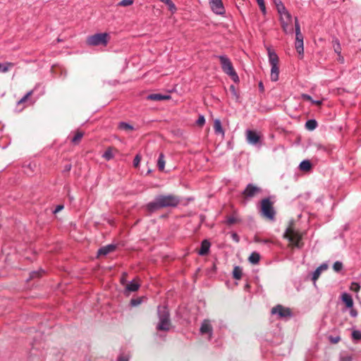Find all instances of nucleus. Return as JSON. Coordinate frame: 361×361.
<instances>
[{
  "mask_svg": "<svg viewBox=\"0 0 361 361\" xmlns=\"http://www.w3.org/2000/svg\"><path fill=\"white\" fill-rule=\"evenodd\" d=\"M180 202L178 196L174 195H157L154 200L149 202L146 205L147 209L153 212L161 208L166 207H176Z\"/></svg>",
  "mask_w": 361,
  "mask_h": 361,
  "instance_id": "nucleus-1",
  "label": "nucleus"
},
{
  "mask_svg": "<svg viewBox=\"0 0 361 361\" xmlns=\"http://www.w3.org/2000/svg\"><path fill=\"white\" fill-rule=\"evenodd\" d=\"M157 314L159 322L157 325V330L169 331L171 327V322L170 319V313L166 306H158Z\"/></svg>",
  "mask_w": 361,
  "mask_h": 361,
  "instance_id": "nucleus-2",
  "label": "nucleus"
},
{
  "mask_svg": "<svg viewBox=\"0 0 361 361\" xmlns=\"http://www.w3.org/2000/svg\"><path fill=\"white\" fill-rule=\"evenodd\" d=\"M217 57L220 61L223 71L229 75L234 82H238L239 80V78L231 60L225 55L219 56Z\"/></svg>",
  "mask_w": 361,
  "mask_h": 361,
  "instance_id": "nucleus-3",
  "label": "nucleus"
},
{
  "mask_svg": "<svg viewBox=\"0 0 361 361\" xmlns=\"http://www.w3.org/2000/svg\"><path fill=\"white\" fill-rule=\"evenodd\" d=\"M261 214L269 220L274 221L275 219L276 212L273 207V202L269 197L261 201Z\"/></svg>",
  "mask_w": 361,
  "mask_h": 361,
  "instance_id": "nucleus-4",
  "label": "nucleus"
},
{
  "mask_svg": "<svg viewBox=\"0 0 361 361\" xmlns=\"http://www.w3.org/2000/svg\"><path fill=\"white\" fill-rule=\"evenodd\" d=\"M109 35L106 32L97 33L89 36L87 39V44L90 46H106L108 43Z\"/></svg>",
  "mask_w": 361,
  "mask_h": 361,
  "instance_id": "nucleus-5",
  "label": "nucleus"
},
{
  "mask_svg": "<svg viewBox=\"0 0 361 361\" xmlns=\"http://www.w3.org/2000/svg\"><path fill=\"white\" fill-rule=\"evenodd\" d=\"M247 142L252 145L261 147L262 145V135L255 130H247L245 132Z\"/></svg>",
  "mask_w": 361,
  "mask_h": 361,
  "instance_id": "nucleus-6",
  "label": "nucleus"
},
{
  "mask_svg": "<svg viewBox=\"0 0 361 361\" xmlns=\"http://www.w3.org/2000/svg\"><path fill=\"white\" fill-rule=\"evenodd\" d=\"M280 21L282 29L286 34H292L293 32L292 16L290 13H286V15L280 17Z\"/></svg>",
  "mask_w": 361,
  "mask_h": 361,
  "instance_id": "nucleus-7",
  "label": "nucleus"
},
{
  "mask_svg": "<svg viewBox=\"0 0 361 361\" xmlns=\"http://www.w3.org/2000/svg\"><path fill=\"white\" fill-rule=\"evenodd\" d=\"M283 236L288 239V240L295 246H299L301 236L297 231H294L292 227L289 226L287 228Z\"/></svg>",
  "mask_w": 361,
  "mask_h": 361,
  "instance_id": "nucleus-8",
  "label": "nucleus"
},
{
  "mask_svg": "<svg viewBox=\"0 0 361 361\" xmlns=\"http://www.w3.org/2000/svg\"><path fill=\"white\" fill-rule=\"evenodd\" d=\"M262 191L261 188L254 185L252 183H249L245 189L243 191L242 195L246 199H250L255 197L257 194Z\"/></svg>",
  "mask_w": 361,
  "mask_h": 361,
  "instance_id": "nucleus-9",
  "label": "nucleus"
},
{
  "mask_svg": "<svg viewBox=\"0 0 361 361\" xmlns=\"http://www.w3.org/2000/svg\"><path fill=\"white\" fill-rule=\"evenodd\" d=\"M273 314H278L281 318L291 317V311L289 308L285 307L281 305H277L274 307L271 311Z\"/></svg>",
  "mask_w": 361,
  "mask_h": 361,
  "instance_id": "nucleus-10",
  "label": "nucleus"
},
{
  "mask_svg": "<svg viewBox=\"0 0 361 361\" xmlns=\"http://www.w3.org/2000/svg\"><path fill=\"white\" fill-rule=\"evenodd\" d=\"M209 4L212 10L218 15H222L225 13V9L221 0H209Z\"/></svg>",
  "mask_w": 361,
  "mask_h": 361,
  "instance_id": "nucleus-11",
  "label": "nucleus"
},
{
  "mask_svg": "<svg viewBox=\"0 0 361 361\" xmlns=\"http://www.w3.org/2000/svg\"><path fill=\"white\" fill-rule=\"evenodd\" d=\"M269 62L271 66L279 65V56L276 53L272 50L270 47L267 48Z\"/></svg>",
  "mask_w": 361,
  "mask_h": 361,
  "instance_id": "nucleus-12",
  "label": "nucleus"
},
{
  "mask_svg": "<svg viewBox=\"0 0 361 361\" xmlns=\"http://www.w3.org/2000/svg\"><path fill=\"white\" fill-rule=\"evenodd\" d=\"M115 249H116L115 245L109 244V245H107L106 246H104V247L99 248L97 252V255L99 256H101V255L105 256V255H108L109 253L114 251Z\"/></svg>",
  "mask_w": 361,
  "mask_h": 361,
  "instance_id": "nucleus-13",
  "label": "nucleus"
},
{
  "mask_svg": "<svg viewBox=\"0 0 361 361\" xmlns=\"http://www.w3.org/2000/svg\"><path fill=\"white\" fill-rule=\"evenodd\" d=\"M171 98V96L169 94H151L147 96V99L152 100V101H161V100H167Z\"/></svg>",
  "mask_w": 361,
  "mask_h": 361,
  "instance_id": "nucleus-14",
  "label": "nucleus"
},
{
  "mask_svg": "<svg viewBox=\"0 0 361 361\" xmlns=\"http://www.w3.org/2000/svg\"><path fill=\"white\" fill-rule=\"evenodd\" d=\"M210 243L207 240H204L201 243V247L200 250L198 251V254L201 256H204L208 254L209 247H210Z\"/></svg>",
  "mask_w": 361,
  "mask_h": 361,
  "instance_id": "nucleus-15",
  "label": "nucleus"
},
{
  "mask_svg": "<svg viewBox=\"0 0 361 361\" xmlns=\"http://www.w3.org/2000/svg\"><path fill=\"white\" fill-rule=\"evenodd\" d=\"M295 40L303 42V35L300 31V26L297 17L295 18Z\"/></svg>",
  "mask_w": 361,
  "mask_h": 361,
  "instance_id": "nucleus-16",
  "label": "nucleus"
},
{
  "mask_svg": "<svg viewBox=\"0 0 361 361\" xmlns=\"http://www.w3.org/2000/svg\"><path fill=\"white\" fill-rule=\"evenodd\" d=\"M200 332L202 334H209L210 335L212 334V327L211 324H209V321L204 320L202 322L201 327H200Z\"/></svg>",
  "mask_w": 361,
  "mask_h": 361,
  "instance_id": "nucleus-17",
  "label": "nucleus"
},
{
  "mask_svg": "<svg viewBox=\"0 0 361 361\" xmlns=\"http://www.w3.org/2000/svg\"><path fill=\"white\" fill-rule=\"evenodd\" d=\"M343 302L345 304L348 308H352L353 306V300L350 295L347 293H344L341 295Z\"/></svg>",
  "mask_w": 361,
  "mask_h": 361,
  "instance_id": "nucleus-18",
  "label": "nucleus"
},
{
  "mask_svg": "<svg viewBox=\"0 0 361 361\" xmlns=\"http://www.w3.org/2000/svg\"><path fill=\"white\" fill-rule=\"evenodd\" d=\"M279 65L271 66V80L276 82L279 80Z\"/></svg>",
  "mask_w": 361,
  "mask_h": 361,
  "instance_id": "nucleus-19",
  "label": "nucleus"
},
{
  "mask_svg": "<svg viewBox=\"0 0 361 361\" xmlns=\"http://www.w3.org/2000/svg\"><path fill=\"white\" fill-rule=\"evenodd\" d=\"M214 130L216 134L224 136V130L221 126V123L219 119H216L214 122Z\"/></svg>",
  "mask_w": 361,
  "mask_h": 361,
  "instance_id": "nucleus-20",
  "label": "nucleus"
},
{
  "mask_svg": "<svg viewBox=\"0 0 361 361\" xmlns=\"http://www.w3.org/2000/svg\"><path fill=\"white\" fill-rule=\"evenodd\" d=\"M140 288V284L136 283L135 281H130L126 285V291L135 292L137 291Z\"/></svg>",
  "mask_w": 361,
  "mask_h": 361,
  "instance_id": "nucleus-21",
  "label": "nucleus"
},
{
  "mask_svg": "<svg viewBox=\"0 0 361 361\" xmlns=\"http://www.w3.org/2000/svg\"><path fill=\"white\" fill-rule=\"evenodd\" d=\"M14 63L11 62H6L4 63H0V72L1 73H6L8 72L11 68L14 66Z\"/></svg>",
  "mask_w": 361,
  "mask_h": 361,
  "instance_id": "nucleus-22",
  "label": "nucleus"
},
{
  "mask_svg": "<svg viewBox=\"0 0 361 361\" xmlns=\"http://www.w3.org/2000/svg\"><path fill=\"white\" fill-rule=\"evenodd\" d=\"M260 255L258 252H253L250 255L248 260L252 264H256L259 262Z\"/></svg>",
  "mask_w": 361,
  "mask_h": 361,
  "instance_id": "nucleus-23",
  "label": "nucleus"
},
{
  "mask_svg": "<svg viewBox=\"0 0 361 361\" xmlns=\"http://www.w3.org/2000/svg\"><path fill=\"white\" fill-rule=\"evenodd\" d=\"M312 168V164L309 160H303L300 164V169L302 171H309Z\"/></svg>",
  "mask_w": 361,
  "mask_h": 361,
  "instance_id": "nucleus-24",
  "label": "nucleus"
},
{
  "mask_svg": "<svg viewBox=\"0 0 361 361\" xmlns=\"http://www.w3.org/2000/svg\"><path fill=\"white\" fill-rule=\"evenodd\" d=\"M157 166L159 171H164L165 167V159H164V155L163 153H160L158 161H157Z\"/></svg>",
  "mask_w": 361,
  "mask_h": 361,
  "instance_id": "nucleus-25",
  "label": "nucleus"
},
{
  "mask_svg": "<svg viewBox=\"0 0 361 361\" xmlns=\"http://www.w3.org/2000/svg\"><path fill=\"white\" fill-rule=\"evenodd\" d=\"M317 127V122L314 119H310L305 123V128L309 130H313Z\"/></svg>",
  "mask_w": 361,
  "mask_h": 361,
  "instance_id": "nucleus-26",
  "label": "nucleus"
},
{
  "mask_svg": "<svg viewBox=\"0 0 361 361\" xmlns=\"http://www.w3.org/2000/svg\"><path fill=\"white\" fill-rule=\"evenodd\" d=\"M276 5L278 12L280 14V17H281L283 15H286V13H289L281 1H279V3L276 2Z\"/></svg>",
  "mask_w": 361,
  "mask_h": 361,
  "instance_id": "nucleus-27",
  "label": "nucleus"
},
{
  "mask_svg": "<svg viewBox=\"0 0 361 361\" xmlns=\"http://www.w3.org/2000/svg\"><path fill=\"white\" fill-rule=\"evenodd\" d=\"M83 135L84 133L82 132L77 131L71 140L72 143H73L74 145H78L80 142Z\"/></svg>",
  "mask_w": 361,
  "mask_h": 361,
  "instance_id": "nucleus-28",
  "label": "nucleus"
},
{
  "mask_svg": "<svg viewBox=\"0 0 361 361\" xmlns=\"http://www.w3.org/2000/svg\"><path fill=\"white\" fill-rule=\"evenodd\" d=\"M242 269L240 267H235L233 271V276L235 279L239 280L242 277Z\"/></svg>",
  "mask_w": 361,
  "mask_h": 361,
  "instance_id": "nucleus-29",
  "label": "nucleus"
},
{
  "mask_svg": "<svg viewBox=\"0 0 361 361\" xmlns=\"http://www.w3.org/2000/svg\"><path fill=\"white\" fill-rule=\"evenodd\" d=\"M332 44L334 51L337 54H340L341 53V47L339 40L337 38H335L333 39Z\"/></svg>",
  "mask_w": 361,
  "mask_h": 361,
  "instance_id": "nucleus-30",
  "label": "nucleus"
},
{
  "mask_svg": "<svg viewBox=\"0 0 361 361\" xmlns=\"http://www.w3.org/2000/svg\"><path fill=\"white\" fill-rule=\"evenodd\" d=\"M295 49L299 55L302 57L304 53L303 42L295 40Z\"/></svg>",
  "mask_w": 361,
  "mask_h": 361,
  "instance_id": "nucleus-31",
  "label": "nucleus"
},
{
  "mask_svg": "<svg viewBox=\"0 0 361 361\" xmlns=\"http://www.w3.org/2000/svg\"><path fill=\"white\" fill-rule=\"evenodd\" d=\"M118 128L121 129V130H126V131H129V130H133L134 129L133 126L127 123H125V122H121L119 124H118Z\"/></svg>",
  "mask_w": 361,
  "mask_h": 361,
  "instance_id": "nucleus-32",
  "label": "nucleus"
},
{
  "mask_svg": "<svg viewBox=\"0 0 361 361\" xmlns=\"http://www.w3.org/2000/svg\"><path fill=\"white\" fill-rule=\"evenodd\" d=\"M352 339L355 342L361 341V331L359 330H354L352 332Z\"/></svg>",
  "mask_w": 361,
  "mask_h": 361,
  "instance_id": "nucleus-33",
  "label": "nucleus"
},
{
  "mask_svg": "<svg viewBox=\"0 0 361 361\" xmlns=\"http://www.w3.org/2000/svg\"><path fill=\"white\" fill-rule=\"evenodd\" d=\"M103 157L106 160H110L114 158V154L112 153V149L109 148L105 151V152L103 154Z\"/></svg>",
  "mask_w": 361,
  "mask_h": 361,
  "instance_id": "nucleus-34",
  "label": "nucleus"
},
{
  "mask_svg": "<svg viewBox=\"0 0 361 361\" xmlns=\"http://www.w3.org/2000/svg\"><path fill=\"white\" fill-rule=\"evenodd\" d=\"M239 221V219H238L235 216H228L226 219V223L231 226V225H233L234 224H236Z\"/></svg>",
  "mask_w": 361,
  "mask_h": 361,
  "instance_id": "nucleus-35",
  "label": "nucleus"
},
{
  "mask_svg": "<svg viewBox=\"0 0 361 361\" xmlns=\"http://www.w3.org/2000/svg\"><path fill=\"white\" fill-rule=\"evenodd\" d=\"M33 93V91L31 90L30 92H28L23 98H21L18 102V104H23L24 102H25L27 99Z\"/></svg>",
  "mask_w": 361,
  "mask_h": 361,
  "instance_id": "nucleus-36",
  "label": "nucleus"
},
{
  "mask_svg": "<svg viewBox=\"0 0 361 361\" xmlns=\"http://www.w3.org/2000/svg\"><path fill=\"white\" fill-rule=\"evenodd\" d=\"M333 269L335 271L338 272L343 269V264L341 262L337 261L334 262Z\"/></svg>",
  "mask_w": 361,
  "mask_h": 361,
  "instance_id": "nucleus-37",
  "label": "nucleus"
},
{
  "mask_svg": "<svg viewBox=\"0 0 361 361\" xmlns=\"http://www.w3.org/2000/svg\"><path fill=\"white\" fill-rule=\"evenodd\" d=\"M42 273H43L42 270L32 271L30 273V279L40 277L42 276Z\"/></svg>",
  "mask_w": 361,
  "mask_h": 361,
  "instance_id": "nucleus-38",
  "label": "nucleus"
},
{
  "mask_svg": "<svg viewBox=\"0 0 361 361\" xmlns=\"http://www.w3.org/2000/svg\"><path fill=\"white\" fill-rule=\"evenodd\" d=\"M350 289L354 292H358L360 289V286L358 283L352 282L350 286Z\"/></svg>",
  "mask_w": 361,
  "mask_h": 361,
  "instance_id": "nucleus-39",
  "label": "nucleus"
},
{
  "mask_svg": "<svg viewBox=\"0 0 361 361\" xmlns=\"http://www.w3.org/2000/svg\"><path fill=\"white\" fill-rule=\"evenodd\" d=\"M133 4V0H122L118 4V6H128Z\"/></svg>",
  "mask_w": 361,
  "mask_h": 361,
  "instance_id": "nucleus-40",
  "label": "nucleus"
},
{
  "mask_svg": "<svg viewBox=\"0 0 361 361\" xmlns=\"http://www.w3.org/2000/svg\"><path fill=\"white\" fill-rule=\"evenodd\" d=\"M161 2L165 3L171 11L176 10V6L171 0H160Z\"/></svg>",
  "mask_w": 361,
  "mask_h": 361,
  "instance_id": "nucleus-41",
  "label": "nucleus"
},
{
  "mask_svg": "<svg viewBox=\"0 0 361 361\" xmlns=\"http://www.w3.org/2000/svg\"><path fill=\"white\" fill-rule=\"evenodd\" d=\"M322 271L319 269L317 268L316 270L312 274V280L315 283V281L318 279L321 274Z\"/></svg>",
  "mask_w": 361,
  "mask_h": 361,
  "instance_id": "nucleus-42",
  "label": "nucleus"
},
{
  "mask_svg": "<svg viewBox=\"0 0 361 361\" xmlns=\"http://www.w3.org/2000/svg\"><path fill=\"white\" fill-rule=\"evenodd\" d=\"M257 2L259 5V7L262 12L265 14L266 13V7H265V3L264 0H257Z\"/></svg>",
  "mask_w": 361,
  "mask_h": 361,
  "instance_id": "nucleus-43",
  "label": "nucleus"
},
{
  "mask_svg": "<svg viewBox=\"0 0 361 361\" xmlns=\"http://www.w3.org/2000/svg\"><path fill=\"white\" fill-rule=\"evenodd\" d=\"M143 298H138L135 299H132L130 300V304L132 306H137L142 303Z\"/></svg>",
  "mask_w": 361,
  "mask_h": 361,
  "instance_id": "nucleus-44",
  "label": "nucleus"
},
{
  "mask_svg": "<svg viewBox=\"0 0 361 361\" xmlns=\"http://www.w3.org/2000/svg\"><path fill=\"white\" fill-rule=\"evenodd\" d=\"M140 160H141V157L140 154H137L135 158H134V160H133V166L135 167H137L140 164Z\"/></svg>",
  "mask_w": 361,
  "mask_h": 361,
  "instance_id": "nucleus-45",
  "label": "nucleus"
},
{
  "mask_svg": "<svg viewBox=\"0 0 361 361\" xmlns=\"http://www.w3.org/2000/svg\"><path fill=\"white\" fill-rule=\"evenodd\" d=\"M205 123V118L203 116H200L196 121V123L199 126H202Z\"/></svg>",
  "mask_w": 361,
  "mask_h": 361,
  "instance_id": "nucleus-46",
  "label": "nucleus"
},
{
  "mask_svg": "<svg viewBox=\"0 0 361 361\" xmlns=\"http://www.w3.org/2000/svg\"><path fill=\"white\" fill-rule=\"evenodd\" d=\"M129 355L121 354L118 357L117 361H128L129 360Z\"/></svg>",
  "mask_w": 361,
  "mask_h": 361,
  "instance_id": "nucleus-47",
  "label": "nucleus"
},
{
  "mask_svg": "<svg viewBox=\"0 0 361 361\" xmlns=\"http://www.w3.org/2000/svg\"><path fill=\"white\" fill-rule=\"evenodd\" d=\"M341 340V338L339 336H336V337H334V336H330L329 337V341L332 343H337L340 341Z\"/></svg>",
  "mask_w": 361,
  "mask_h": 361,
  "instance_id": "nucleus-48",
  "label": "nucleus"
},
{
  "mask_svg": "<svg viewBox=\"0 0 361 361\" xmlns=\"http://www.w3.org/2000/svg\"><path fill=\"white\" fill-rule=\"evenodd\" d=\"M230 90L232 92V94H233V96H235V98L238 99V94L236 92V90H235V88L234 85H231Z\"/></svg>",
  "mask_w": 361,
  "mask_h": 361,
  "instance_id": "nucleus-49",
  "label": "nucleus"
},
{
  "mask_svg": "<svg viewBox=\"0 0 361 361\" xmlns=\"http://www.w3.org/2000/svg\"><path fill=\"white\" fill-rule=\"evenodd\" d=\"M350 314L353 317H356L357 316V312L356 310H355L352 307V308H350Z\"/></svg>",
  "mask_w": 361,
  "mask_h": 361,
  "instance_id": "nucleus-50",
  "label": "nucleus"
},
{
  "mask_svg": "<svg viewBox=\"0 0 361 361\" xmlns=\"http://www.w3.org/2000/svg\"><path fill=\"white\" fill-rule=\"evenodd\" d=\"M301 97H302L303 99H305V100H307V101H310V102H312V98L310 95H308V94H302L301 95Z\"/></svg>",
  "mask_w": 361,
  "mask_h": 361,
  "instance_id": "nucleus-51",
  "label": "nucleus"
},
{
  "mask_svg": "<svg viewBox=\"0 0 361 361\" xmlns=\"http://www.w3.org/2000/svg\"><path fill=\"white\" fill-rule=\"evenodd\" d=\"M63 208V205L62 204H59L56 206V207L55 208V209L54 210V214H56L58 212H59L61 210H62Z\"/></svg>",
  "mask_w": 361,
  "mask_h": 361,
  "instance_id": "nucleus-52",
  "label": "nucleus"
},
{
  "mask_svg": "<svg viewBox=\"0 0 361 361\" xmlns=\"http://www.w3.org/2000/svg\"><path fill=\"white\" fill-rule=\"evenodd\" d=\"M340 361H352V357L350 356H343L341 357Z\"/></svg>",
  "mask_w": 361,
  "mask_h": 361,
  "instance_id": "nucleus-53",
  "label": "nucleus"
},
{
  "mask_svg": "<svg viewBox=\"0 0 361 361\" xmlns=\"http://www.w3.org/2000/svg\"><path fill=\"white\" fill-rule=\"evenodd\" d=\"M71 167H72V166H71V164H70L65 165V166H64V169H63V171H64V172H68V171H71Z\"/></svg>",
  "mask_w": 361,
  "mask_h": 361,
  "instance_id": "nucleus-54",
  "label": "nucleus"
},
{
  "mask_svg": "<svg viewBox=\"0 0 361 361\" xmlns=\"http://www.w3.org/2000/svg\"><path fill=\"white\" fill-rule=\"evenodd\" d=\"M337 61L341 63H343L345 60H344V58L343 56H341V53L340 54H338V59H337Z\"/></svg>",
  "mask_w": 361,
  "mask_h": 361,
  "instance_id": "nucleus-55",
  "label": "nucleus"
},
{
  "mask_svg": "<svg viewBox=\"0 0 361 361\" xmlns=\"http://www.w3.org/2000/svg\"><path fill=\"white\" fill-rule=\"evenodd\" d=\"M317 268H318V269H319V270H320L321 271H324V270L327 269V268H328V265H327V264H321V265H320L319 267H317Z\"/></svg>",
  "mask_w": 361,
  "mask_h": 361,
  "instance_id": "nucleus-56",
  "label": "nucleus"
},
{
  "mask_svg": "<svg viewBox=\"0 0 361 361\" xmlns=\"http://www.w3.org/2000/svg\"><path fill=\"white\" fill-rule=\"evenodd\" d=\"M232 238L236 241V242H238L239 241V238H238V235H237V233H234L232 234Z\"/></svg>",
  "mask_w": 361,
  "mask_h": 361,
  "instance_id": "nucleus-57",
  "label": "nucleus"
},
{
  "mask_svg": "<svg viewBox=\"0 0 361 361\" xmlns=\"http://www.w3.org/2000/svg\"><path fill=\"white\" fill-rule=\"evenodd\" d=\"M311 102L313 103V104H315L317 105H320L322 104V101H319V100L318 101H314V100L312 99V101Z\"/></svg>",
  "mask_w": 361,
  "mask_h": 361,
  "instance_id": "nucleus-58",
  "label": "nucleus"
},
{
  "mask_svg": "<svg viewBox=\"0 0 361 361\" xmlns=\"http://www.w3.org/2000/svg\"><path fill=\"white\" fill-rule=\"evenodd\" d=\"M259 88H260V90H264V86H263V84H262V82H260L259 83Z\"/></svg>",
  "mask_w": 361,
  "mask_h": 361,
  "instance_id": "nucleus-59",
  "label": "nucleus"
},
{
  "mask_svg": "<svg viewBox=\"0 0 361 361\" xmlns=\"http://www.w3.org/2000/svg\"><path fill=\"white\" fill-rule=\"evenodd\" d=\"M125 281H126L125 278H124V277H123V278L121 279V283H122V284H124Z\"/></svg>",
  "mask_w": 361,
  "mask_h": 361,
  "instance_id": "nucleus-60",
  "label": "nucleus"
},
{
  "mask_svg": "<svg viewBox=\"0 0 361 361\" xmlns=\"http://www.w3.org/2000/svg\"><path fill=\"white\" fill-rule=\"evenodd\" d=\"M250 288V285L249 284H246L245 286V289H248Z\"/></svg>",
  "mask_w": 361,
  "mask_h": 361,
  "instance_id": "nucleus-61",
  "label": "nucleus"
}]
</instances>
